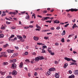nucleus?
<instances>
[{"label":"nucleus","mask_w":78,"mask_h":78,"mask_svg":"<svg viewBox=\"0 0 78 78\" xmlns=\"http://www.w3.org/2000/svg\"><path fill=\"white\" fill-rule=\"evenodd\" d=\"M6 78H12V77L11 76H9L6 77Z\"/></svg>","instance_id":"37998d69"},{"label":"nucleus","mask_w":78,"mask_h":78,"mask_svg":"<svg viewBox=\"0 0 78 78\" xmlns=\"http://www.w3.org/2000/svg\"><path fill=\"white\" fill-rule=\"evenodd\" d=\"M54 23H59V22H60L59 21V20H56L54 21Z\"/></svg>","instance_id":"4468645a"},{"label":"nucleus","mask_w":78,"mask_h":78,"mask_svg":"<svg viewBox=\"0 0 78 78\" xmlns=\"http://www.w3.org/2000/svg\"><path fill=\"white\" fill-rule=\"evenodd\" d=\"M66 12H69L70 11H71V12H73V11L76 12L78 10H66Z\"/></svg>","instance_id":"9b49d317"},{"label":"nucleus","mask_w":78,"mask_h":78,"mask_svg":"<svg viewBox=\"0 0 78 78\" xmlns=\"http://www.w3.org/2000/svg\"><path fill=\"white\" fill-rule=\"evenodd\" d=\"M66 34V30H63V33L62 34V35H65Z\"/></svg>","instance_id":"bb28decb"},{"label":"nucleus","mask_w":78,"mask_h":78,"mask_svg":"<svg viewBox=\"0 0 78 78\" xmlns=\"http://www.w3.org/2000/svg\"><path fill=\"white\" fill-rule=\"evenodd\" d=\"M6 24H7L8 25H9V24H10V23H11L8 22V21H6Z\"/></svg>","instance_id":"09e8293b"},{"label":"nucleus","mask_w":78,"mask_h":78,"mask_svg":"<svg viewBox=\"0 0 78 78\" xmlns=\"http://www.w3.org/2000/svg\"><path fill=\"white\" fill-rule=\"evenodd\" d=\"M2 30H5V27L3 26V25H2V27L1 28Z\"/></svg>","instance_id":"a878e982"},{"label":"nucleus","mask_w":78,"mask_h":78,"mask_svg":"<svg viewBox=\"0 0 78 78\" xmlns=\"http://www.w3.org/2000/svg\"><path fill=\"white\" fill-rule=\"evenodd\" d=\"M3 37H4V35H3V34H0V38Z\"/></svg>","instance_id":"393cba45"},{"label":"nucleus","mask_w":78,"mask_h":78,"mask_svg":"<svg viewBox=\"0 0 78 78\" xmlns=\"http://www.w3.org/2000/svg\"><path fill=\"white\" fill-rule=\"evenodd\" d=\"M33 55H36V53L34 52L32 53Z\"/></svg>","instance_id":"4d7b16f0"},{"label":"nucleus","mask_w":78,"mask_h":78,"mask_svg":"<svg viewBox=\"0 0 78 78\" xmlns=\"http://www.w3.org/2000/svg\"><path fill=\"white\" fill-rule=\"evenodd\" d=\"M68 66V64L67 63H66L64 64V66H63L64 68L66 69L67 67Z\"/></svg>","instance_id":"2eb2a0df"},{"label":"nucleus","mask_w":78,"mask_h":78,"mask_svg":"<svg viewBox=\"0 0 78 78\" xmlns=\"http://www.w3.org/2000/svg\"><path fill=\"white\" fill-rule=\"evenodd\" d=\"M16 36L18 39H20V40H22V39H23L22 37L20 35H17Z\"/></svg>","instance_id":"1a4fd4ad"},{"label":"nucleus","mask_w":78,"mask_h":78,"mask_svg":"<svg viewBox=\"0 0 78 78\" xmlns=\"http://www.w3.org/2000/svg\"><path fill=\"white\" fill-rule=\"evenodd\" d=\"M25 12H26V11H24L21 12V13L22 14H24Z\"/></svg>","instance_id":"58836bf2"},{"label":"nucleus","mask_w":78,"mask_h":78,"mask_svg":"<svg viewBox=\"0 0 78 78\" xmlns=\"http://www.w3.org/2000/svg\"><path fill=\"white\" fill-rule=\"evenodd\" d=\"M60 29V27H58L56 28L57 30H59Z\"/></svg>","instance_id":"bf43d9fd"},{"label":"nucleus","mask_w":78,"mask_h":78,"mask_svg":"<svg viewBox=\"0 0 78 78\" xmlns=\"http://www.w3.org/2000/svg\"><path fill=\"white\" fill-rule=\"evenodd\" d=\"M51 55H55V53H54V52H51Z\"/></svg>","instance_id":"e2e57ef3"},{"label":"nucleus","mask_w":78,"mask_h":78,"mask_svg":"<svg viewBox=\"0 0 78 78\" xmlns=\"http://www.w3.org/2000/svg\"><path fill=\"white\" fill-rule=\"evenodd\" d=\"M45 74L46 75H47V76H48L50 75L51 74V72L50 71H48Z\"/></svg>","instance_id":"6e6552de"},{"label":"nucleus","mask_w":78,"mask_h":78,"mask_svg":"<svg viewBox=\"0 0 78 78\" xmlns=\"http://www.w3.org/2000/svg\"><path fill=\"white\" fill-rule=\"evenodd\" d=\"M67 16L68 17H69V18H70L72 17V16L69 13L68 14Z\"/></svg>","instance_id":"5701e85b"},{"label":"nucleus","mask_w":78,"mask_h":78,"mask_svg":"<svg viewBox=\"0 0 78 78\" xmlns=\"http://www.w3.org/2000/svg\"><path fill=\"white\" fill-rule=\"evenodd\" d=\"M16 59H13V60H10V61L11 62H16Z\"/></svg>","instance_id":"f3484780"},{"label":"nucleus","mask_w":78,"mask_h":78,"mask_svg":"<svg viewBox=\"0 0 78 78\" xmlns=\"http://www.w3.org/2000/svg\"><path fill=\"white\" fill-rule=\"evenodd\" d=\"M71 59L72 60V61H73L74 62H76V61L75 60H74L72 59V58H71Z\"/></svg>","instance_id":"a18cd8bd"},{"label":"nucleus","mask_w":78,"mask_h":78,"mask_svg":"<svg viewBox=\"0 0 78 78\" xmlns=\"http://www.w3.org/2000/svg\"><path fill=\"white\" fill-rule=\"evenodd\" d=\"M75 78V76L73 75H72L71 76H70L69 77V78Z\"/></svg>","instance_id":"a211bd4d"},{"label":"nucleus","mask_w":78,"mask_h":78,"mask_svg":"<svg viewBox=\"0 0 78 78\" xmlns=\"http://www.w3.org/2000/svg\"><path fill=\"white\" fill-rule=\"evenodd\" d=\"M26 19H30V16L29 15H28L27 16H26L25 17Z\"/></svg>","instance_id":"b1692460"},{"label":"nucleus","mask_w":78,"mask_h":78,"mask_svg":"<svg viewBox=\"0 0 78 78\" xmlns=\"http://www.w3.org/2000/svg\"><path fill=\"white\" fill-rule=\"evenodd\" d=\"M69 73H70V74H72V71H71L70 70H69Z\"/></svg>","instance_id":"864d4df0"},{"label":"nucleus","mask_w":78,"mask_h":78,"mask_svg":"<svg viewBox=\"0 0 78 78\" xmlns=\"http://www.w3.org/2000/svg\"><path fill=\"white\" fill-rule=\"evenodd\" d=\"M38 57L39 58V59L40 60H42V59H44V57H43V56H39Z\"/></svg>","instance_id":"4be33fe9"},{"label":"nucleus","mask_w":78,"mask_h":78,"mask_svg":"<svg viewBox=\"0 0 78 78\" xmlns=\"http://www.w3.org/2000/svg\"><path fill=\"white\" fill-rule=\"evenodd\" d=\"M12 68L15 69H16L17 67V66H16V64L15 63H13L12 64Z\"/></svg>","instance_id":"f257e3e1"},{"label":"nucleus","mask_w":78,"mask_h":78,"mask_svg":"<svg viewBox=\"0 0 78 78\" xmlns=\"http://www.w3.org/2000/svg\"><path fill=\"white\" fill-rule=\"evenodd\" d=\"M29 27H30V28H33V26H31V25L29 26Z\"/></svg>","instance_id":"774afa93"},{"label":"nucleus","mask_w":78,"mask_h":78,"mask_svg":"<svg viewBox=\"0 0 78 78\" xmlns=\"http://www.w3.org/2000/svg\"><path fill=\"white\" fill-rule=\"evenodd\" d=\"M12 75H16L17 74V73L16 71L13 70L12 73Z\"/></svg>","instance_id":"f03ea898"},{"label":"nucleus","mask_w":78,"mask_h":78,"mask_svg":"<svg viewBox=\"0 0 78 78\" xmlns=\"http://www.w3.org/2000/svg\"><path fill=\"white\" fill-rule=\"evenodd\" d=\"M74 73L76 75H78V70H76L74 71Z\"/></svg>","instance_id":"9d476101"},{"label":"nucleus","mask_w":78,"mask_h":78,"mask_svg":"<svg viewBox=\"0 0 78 78\" xmlns=\"http://www.w3.org/2000/svg\"><path fill=\"white\" fill-rule=\"evenodd\" d=\"M35 60L36 61H37V62L39 61V57H37L35 58Z\"/></svg>","instance_id":"f8f14e48"},{"label":"nucleus","mask_w":78,"mask_h":78,"mask_svg":"<svg viewBox=\"0 0 78 78\" xmlns=\"http://www.w3.org/2000/svg\"><path fill=\"white\" fill-rule=\"evenodd\" d=\"M7 51L9 53H14V50H11L10 49H8L7 50Z\"/></svg>","instance_id":"7ed1b4c3"},{"label":"nucleus","mask_w":78,"mask_h":78,"mask_svg":"<svg viewBox=\"0 0 78 78\" xmlns=\"http://www.w3.org/2000/svg\"><path fill=\"white\" fill-rule=\"evenodd\" d=\"M69 24L68 23V24H66V25H65L64 26V27H67L68 26H69Z\"/></svg>","instance_id":"c9c22d12"},{"label":"nucleus","mask_w":78,"mask_h":78,"mask_svg":"<svg viewBox=\"0 0 78 78\" xmlns=\"http://www.w3.org/2000/svg\"><path fill=\"white\" fill-rule=\"evenodd\" d=\"M13 55L14 57H16V56H17V53H14Z\"/></svg>","instance_id":"c756f323"},{"label":"nucleus","mask_w":78,"mask_h":78,"mask_svg":"<svg viewBox=\"0 0 78 78\" xmlns=\"http://www.w3.org/2000/svg\"><path fill=\"white\" fill-rule=\"evenodd\" d=\"M6 64H7V62H4L3 63V66H5V65H6Z\"/></svg>","instance_id":"a19ab883"},{"label":"nucleus","mask_w":78,"mask_h":78,"mask_svg":"<svg viewBox=\"0 0 78 78\" xmlns=\"http://www.w3.org/2000/svg\"><path fill=\"white\" fill-rule=\"evenodd\" d=\"M3 56H4V57H5V58H6V57H7V55L5 54H3Z\"/></svg>","instance_id":"79ce46f5"},{"label":"nucleus","mask_w":78,"mask_h":78,"mask_svg":"<svg viewBox=\"0 0 78 78\" xmlns=\"http://www.w3.org/2000/svg\"><path fill=\"white\" fill-rule=\"evenodd\" d=\"M25 61H26V62H29V63H30V60H29V59H27L26 60H25Z\"/></svg>","instance_id":"f704fd0d"},{"label":"nucleus","mask_w":78,"mask_h":78,"mask_svg":"<svg viewBox=\"0 0 78 78\" xmlns=\"http://www.w3.org/2000/svg\"><path fill=\"white\" fill-rule=\"evenodd\" d=\"M41 20H45L44 18V17H43L42 18V19H41Z\"/></svg>","instance_id":"680f3d73"},{"label":"nucleus","mask_w":78,"mask_h":78,"mask_svg":"<svg viewBox=\"0 0 78 78\" xmlns=\"http://www.w3.org/2000/svg\"><path fill=\"white\" fill-rule=\"evenodd\" d=\"M55 69L54 68H51L48 69V71L50 72H52V71H55Z\"/></svg>","instance_id":"423d86ee"},{"label":"nucleus","mask_w":78,"mask_h":78,"mask_svg":"<svg viewBox=\"0 0 78 78\" xmlns=\"http://www.w3.org/2000/svg\"><path fill=\"white\" fill-rule=\"evenodd\" d=\"M22 66H23V63L22 62L20 63V64L19 65V67L20 68H22Z\"/></svg>","instance_id":"412c9836"},{"label":"nucleus","mask_w":78,"mask_h":78,"mask_svg":"<svg viewBox=\"0 0 78 78\" xmlns=\"http://www.w3.org/2000/svg\"><path fill=\"white\" fill-rule=\"evenodd\" d=\"M28 28H30V27L28 26L25 27H24V29H28Z\"/></svg>","instance_id":"473e14b6"},{"label":"nucleus","mask_w":78,"mask_h":78,"mask_svg":"<svg viewBox=\"0 0 78 78\" xmlns=\"http://www.w3.org/2000/svg\"><path fill=\"white\" fill-rule=\"evenodd\" d=\"M55 64L57 65V64H59V62H58V61H55Z\"/></svg>","instance_id":"cd10ccee"},{"label":"nucleus","mask_w":78,"mask_h":78,"mask_svg":"<svg viewBox=\"0 0 78 78\" xmlns=\"http://www.w3.org/2000/svg\"><path fill=\"white\" fill-rule=\"evenodd\" d=\"M15 48L17 50H18L19 49V47H15Z\"/></svg>","instance_id":"052dcab7"},{"label":"nucleus","mask_w":78,"mask_h":78,"mask_svg":"<svg viewBox=\"0 0 78 78\" xmlns=\"http://www.w3.org/2000/svg\"><path fill=\"white\" fill-rule=\"evenodd\" d=\"M42 50V52L43 53H46V52H45L44 50L43 49Z\"/></svg>","instance_id":"8fccbe9b"},{"label":"nucleus","mask_w":78,"mask_h":78,"mask_svg":"<svg viewBox=\"0 0 78 78\" xmlns=\"http://www.w3.org/2000/svg\"><path fill=\"white\" fill-rule=\"evenodd\" d=\"M48 52H49V53H52V51H51L49 50V49H48Z\"/></svg>","instance_id":"de8ad7c7"},{"label":"nucleus","mask_w":78,"mask_h":78,"mask_svg":"<svg viewBox=\"0 0 78 78\" xmlns=\"http://www.w3.org/2000/svg\"><path fill=\"white\" fill-rule=\"evenodd\" d=\"M76 27V24H74V25H73V26H72V28L74 29Z\"/></svg>","instance_id":"c85d7f7f"},{"label":"nucleus","mask_w":78,"mask_h":78,"mask_svg":"<svg viewBox=\"0 0 78 78\" xmlns=\"http://www.w3.org/2000/svg\"><path fill=\"white\" fill-rule=\"evenodd\" d=\"M37 28H38V29H41V27L39 26H38V27H37Z\"/></svg>","instance_id":"338daca9"},{"label":"nucleus","mask_w":78,"mask_h":78,"mask_svg":"<svg viewBox=\"0 0 78 78\" xmlns=\"http://www.w3.org/2000/svg\"><path fill=\"white\" fill-rule=\"evenodd\" d=\"M55 45H59V43H55Z\"/></svg>","instance_id":"13d9d810"},{"label":"nucleus","mask_w":78,"mask_h":78,"mask_svg":"<svg viewBox=\"0 0 78 78\" xmlns=\"http://www.w3.org/2000/svg\"><path fill=\"white\" fill-rule=\"evenodd\" d=\"M48 37H44V39H46V40H47V39H48Z\"/></svg>","instance_id":"c03bdc74"},{"label":"nucleus","mask_w":78,"mask_h":78,"mask_svg":"<svg viewBox=\"0 0 78 78\" xmlns=\"http://www.w3.org/2000/svg\"><path fill=\"white\" fill-rule=\"evenodd\" d=\"M25 55H28V52L26 51L25 52Z\"/></svg>","instance_id":"6e6d98bb"},{"label":"nucleus","mask_w":78,"mask_h":78,"mask_svg":"<svg viewBox=\"0 0 78 78\" xmlns=\"http://www.w3.org/2000/svg\"><path fill=\"white\" fill-rule=\"evenodd\" d=\"M39 37H36V36H34V39L36 41H37L38 40H39Z\"/></svg>","instance_id":"39448f33"},{"label":"nucleus","mask_w":78,"mask_h":78,"mask_svg":"<svg viewBox=\"0 0 78 78\" xmlns=\"http://www.w3.org/2000/svg\"><path fill=\"white\" fill-rule=\"evenodd\" d=\"M9 46V45L8 44H5L3 46V48H6L7 47H8Z\"/></svg>","instance_id":"ddd939ff"},{"label":"nucleus","mask_w":78,"mask_h":78,"mask_svg":"<svg viewBox=\"0 0 78 78\" xmlns=\"http://www.w3.org/2000/svg\"><path fill=\"white\" fill-rule=\"evenodd\" d=\"M76 63L72 62L70 64V65H76Z\"/></svg>","instance_id":"7c9ffc66"},{"label":"nucleus","mask_w":78,"mask_h":78,"mask_svg":"<svg viewBox=\"0 0 78 78\" xmlns=\"http://www.w3.org/2000/svg\"><path fill=\"white\" fill-rule=\"evenodd\" d=\"M14 35H13V34H12L11 36H10V39H12V37H14Z\"/></svg>","instance_id":"72a5a7b5"},{"label":"nucleus","mask_w":78,"mask_h":78,"mask_svg":"<svg viewBox=\"0 0 78 78\" xmlns=\"http://www.w3.org/2000/svg\"><path fill=\"white\" fill-rule=\"evenodd\" d=\"M0 73L2 75H4L5 74V72H2V71H0Z\"/></svg>","instance_id":"aec40b11"},{"label":"nucleus","mask_w":78,"mask_h":78,"mask_svg":"<svg viewBox=\"0 0 78 78\" xmlns=\"http://www.w3.org/2000/svg\"><path fill=\"white\" fill-rule=\"evenodd\" d=\"M69 10H78V9H69Z\"/></svg>","instance_id":"ea45409f"},{"label":"nucleus","mask_w":78,"mask_h":78,"mask_svg":"<svg viewBox=\"0 0 78 78\" xmlns=\"http://www.w3.org/2000/svg\"><path fill=\"white\" fill-rule=\"evenodd\" d=\"M35 14L34 13H33V15H32V17H34V19H36Z\"/></svg>","instance_id":"4c0bfd02"},{"label":"nucleus","mask_w":78,"mask_h":78,"mask_svg":"<svg viewBox=\"0 0 78 78\" xmlns=\"http://www.w3.org/2000/svg\"><path fill=\"white\" fill-rule=\"evenodd\" d=\"M55 77L56 78H59V74L58 73H56Z\"/></svg>","instance_id":"dca6fc26"},{"label":"nucleus","mask_w":78,"mask_h":78,"mask_svg":"<svg viewBox=\"0 0 78 78\" xmlns=\"http://www.w3.org/2000/svg\"><path fill=\"white\" fill-rule=\"evenodd\" d=\"M47 11L46 10L44 11L43 12V13H47Z\"/></svg>","instance_id":"69168bd1"},{"label":"nucleus","mask_w":78,"mask_h":78,"mask_svg":"<svg viewBox=\"0 0 78 78\" xmlns=\"http://www.w3.org/2000/svg\"><path fill=\"white\" fill-rule=\"evenodd\" d=\"M9 14H11V15H12V14L13 15H17V13L16 12H10L9 13Z\"/></svg>","instance_id":"20e7f679"},{"label":"nucleus","mask_w":78,"mask_h":78,"mask_svg":"<svg viewBox=\"0 0 78 78\" xmlns=\"http://www.w3.org/2000/svg\"><path fill=\"white\" fill-rule=\"evenodd\" d=\"M16 27H14V26H13L11 27V29H12L13 30L14 29H16Z\"/></svg>","instance_id":"49530a36"},{"label":"nucleus","mask_w":78,"mask_h":78,"mask_svg":"<svg viewBox=\"0 0 78 78\" xmlns=\"http://www.w3.org/2000/svg\"><path fill=\"white\" fill-rule=\"evenodd\" d=\"M43 48L44 49V48H47V46H43Z\"/></svg>","instance_id":"603ef678"},{"label":"nucleus","mask_w":78,"mask_h":78,"mask_svg":"<svg viewBox=\"0 0 78 78\" xmlns=\"http://www.w3.org/2000/svg\"><path fill=\"white\" fill-rule=\"evenodd\" d=\"M5 13H6V12H3V14H2V17H3V16H6V14H5Z\"/></svg>","instance_id":"6ab92c4d"},{"label":"nucleus","mask_w":78,"mask_h":78,"mask_svg":"<svg viewBox=\"0 0 78 78\" xmlns=\"http://www.w3.org/2000/svg\"><path fill=\"white\" fill-rule=\"evenodd\" d=\"M50 29L51 30H55V28L54 27H51Z\"/></svg>","instance_id":"3c124183"},{"label":"nucleus","mask_w":78,"mask_h":78,"mask_svg":"<svg viewBox=\"0 0 78 78\" xmlns=\"http://www.w3.org/2000/svg\"><path fill=\"white\" fill-rule=\"evenodd\" d=\"M46 22H47V23H48V22H49L50 23H51V21L48 20V21H46Z\"/></svg>","instance_id":"e433bc0d"},{"label":"nucleus","mask_w":78,"mask_h":78,"mask_svg":"<svg viewBox=\"0 0 78 78\" xmlns=\"http://www.w3.org/2000/svg\"><path fill=\"white\" fill-rule=\"evenodd\" d=\"M62 40H61V42H64L65 41H64V38H62Z\"/></svg>","instance_id":"2f4dec72"},{"label":"nucleus","mask_w":78,"mask_h":78,"mask_svg":"<svg viewBox=\"0 0 78 78\" xmlns=\"http://www.w3.org/2000/svg\"><path fill=\"white\" fill-rule=\"evenodd\" d=\"M64 59L65 60H66L67 61H71L72 60L71 59V58H69L67 57H65Z\"/></svg>","instance_id":"0eeeda50"},{"label":"nucleus","mask_w":78,"mask_h":78,"mask_svg":"<svg viewBox=\"0 0 78 78\" xmlns=\"http://www.w3.org/2000/svg\"><path fill=\"white\" fill-rule=\"evenodd\" d=\"M37 17H40V18H42V17L41 16H40L39 15H37Z\"/></svg>","instance_id":"5fc2aeb1"},{"label":"nucleus","mask_w":78,"mask_h":78,"mask_svg":"<svg viewBox=\"0 0 78 78\" xmlns=\"http://www.w3.org/2000/svg\"><path fill=\"white\" fill-rule=\"evenodd\" d=\"M37 73L36 72H35V74H34L35 76H37Z\"/></svg>","instance_id":"0e129e2a"}]
</instances>
